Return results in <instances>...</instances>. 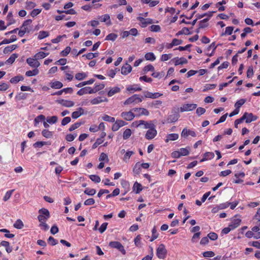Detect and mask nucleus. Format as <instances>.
Returning <instances> with one entry per match:
<instances>
[{
	"label": "nucleus",
	"mask_w": 260,
	"mask_h": 260,
	"mask_svg": "<svg viewBox=\"0 0 260 260\" xmlns=\"http://www.w3.org/2000/svg\"><path fill=\"white\" fill-rule=\"evenodd\" d=\"M39 215L38 216L39 222H44L50 218V214L48 209L42 208L39 210Z\"/></svg>",
	"instance_id": "nucleus-1"
},
{
	"label": "nucleus",
	"mask_w": 260,
	"mask_h": 260,
	"mask_svg": "<svg viewBox=\"0 0 260 260\" xmlns=\"http://www.w3.org/2000/svg\"><path fill=\"white\" fill-rule=\"evenodd\" d=\"M178 111L179 109L174 108L172 109L171 114L169 115L167 118L168 123H174L178 120L180 117Z\"/></svg>",
	"instance_id": "nucleus-2"
},
{
	"label": "nucleus",
	"mask_w": 260,
	"mask_h": 260,
	"mask_svg": "<svg viewBox=\"0 0 260 260\" xmlns=\"http://www.w3.org/2000/svg\"><path fill=\"white\" fill-rule=\"evenodd\" d=\"M167 250L165 248V246L163 244L159 245L156 249V255L160 259H164L167 255Z\"/></svg>",
	"instance_id": "nucleus-3"
},
{
	"label": "nucleus",
	"mask_w": 260,
	"mask_h": 260,
	"mask_svg": "<svg viewBox=\"0 0 260 260\" xmlns=\"http://www.w3.org/2000/svg\"><path fill=\"white\" fill-rule=\"evenodd\" d=\"M132 111L136 113L135 114V117H139L141 115L148 116L149 114V111L143 108H133Z\"/></svg>",
	"instance_id": "nucleus-4"
},
{
	"label": "nucleus",
	"mask_w": 260,
	"mask_h": 260,
	"mask_svg": "<svg viewBox=\"0 0 260 260\" xmlns=\"http://www.w3.org/2000/svg\"><path fill=\"white\" fill-rule=\"evenodd\" d=\"M109 246L112 248L118 249L123 254H125L126 253V251L123 246L119 242H111L109 243Z\"/></svg>",
	"instance_id": "nucleus-5"
},
{
	"label": "nucleus",
	"mask_w": 260,
	"mask_h": 260,
	"mask_svg": "<svg viewBox=\"0 0 260 260\" xmlns=\"http://www.w3.org/2000/svg\"><path fill=\"white\" fill-rule=\"evenodd\" d=\"M197 107V105L196 104H184L180 108V112H183L185 111H190L195 109Z\"/></svg>",
	"instance_id": "nucleus-6"
},
{
	"label": "nucleus",
	"mask_w": 260,
	"mask_h": 260,
	"mask_svg": "<svg viewBox=\"0 0 260 260\" xmlns=\"http://www.w3.org/2000/svg\"><path fill=\"white\" fill-rule=\"evenodd\" d=\"M121 116L125 120L130 121L133 120L135 116V114L132 111L128 112H123L121 114Z\"/></svg>",
	"instance_id": "nucleus-7"
},
{
	"label": "nucleus",
	"mask_w": 260,
	"mask_h": 260,
	"mask_svg": "<svg viewBox=\"0 0 260 260\" xmlns=\"http://www.w3.org/2000/svg\"><path fill=\"white\" fill-rule=\"evenodd\" d=\"M243 116H245L246 118H245V122L247 123H250L252 121H255L257 119V116L253 115L251 113H247L245 112L243 114Z\"/></svg>",
	"instance_id": "nucleus-8"
},
{
	"label": "nucleus",
	"mask_w": 260,
	"mask_h": 260,
	"mask_svg": "<svg viewBox=\"0 0 260 260\" xmlns=\"http://www.w3.org/2000/svg\"><path fill=\"white\" fill-rule=\"evenodd\" d=\"M156 134L157 131L155 129V127H153L147 131L145 135V137L148 140H151L154 138V137L156 135Z\"/></svg>",
	"instance_id": "nucleus-9"
},
{
	"label": "nucleus",
	"mask_w": 260,
	"mask_h": 260,
	"mask_svg": "<svg viewBox=\"0 0 260 260\" xmlns=\"http://www.w3.org/2000/svg\"><path fill=\"white\" fill-rule=\"evenodd\" d=\"M56 102L66 107H71L74 106L75 104L74 102L72 101L64 100L63 99L56 100Z\"/></svg>",
	"instance_id": "nucleus-10"
},
{
	"label": "nucleus",
	"mask_w": 260,
	"mask_h": 260,
	"mask_svg": "<svg viewBox=\"0 0 260 260\" xmlns=\"http://www.w3.org/2000/svg\"><path fill=\"white\" fill-rule=\"evenodd\" d=\"M94 91L90 87H85L80 89L78 92L77 94L79 95H82L86 93H93Z\"/></svg>",
	"instance_id": "nucleus-11"
},
{
	"label": "nucleus",
	"mask_w": 260,
	"mask_h": 260,
	"mask_svg": "<svg viewBox=\"0 0 260 260\" xmlns=\"http://www.w3.org/2000/svg\"><path fill=\"white\" fill-rule=\"evenodd\" d=\"M181 135V137H184V138H186L189 135H190L193 137H196L197 136L196 133L194 131H191L190 129H188L186 128H184L182 130Z\"/></svg>",
	"instance_id": "nucleus-12"
},
{
	"label": "nucleus",
	"mask_w": 260,
	"mask_h": 260,
	"mask_svg": "<svg viewBox=\"0 0 260 260\" xmlns=\"http://www.w3.org/2000/svg\"><path fill=\"white\" fill-rule=\"evenodd\" d=\"M213 13H214V12H209V13H206L202 15H200V14L196 15V16L197 17V18L191 22V25H194L196 23L198 19H201L206 16H207L209 18L211 17L213 15Z\"/></svg>",
	"instance_id": "nucleus-13"
},
{
	"label": "nucleus",
	"mask_w": 260,
	"mask_h": 260,
	"mask_svg": "<svg viewBox=\"0 0 260 260\" xmlns=\"http://www.w3.org/2000/svg\"><path fill=\"white\" fill-rule=\"evenodd\" d=\"M37 60L36 58L34 59L30 57L26 59V62L32 67L38 68L40 63Z\"/></svg>",
	"instance_id": "nucleus-14"
},
{
	"label": "nucleus",
	"mask_w": 260,
	"mask_h": 260,
	"mask_svg": "<svg viewBox=\"0 0 260 260\" xmlns=\"http://www.w3.org/2000/svg\"><path fill=\"white\" fill-rule=\"evenodd\" d=\"M142 23V27H146L147 24H152L153 23L152 20L150 18H144L141 17H138L137 18Z\"/></svg>",
	"instance_id": "nucleus-15"
},
{
	"label": "nucleus",
	"mask_w": 260,
	"mask_h": 260,
	"mask_svg": "<svg viewBox=\"0 0 260 260\" xmlns=\"http://www.w3.org/2000/svg\"><path fill=\"white\" fill-rule=\"evenodd\" d=\"M84 109L82 108H79L78 110L74 111L72 114V117L74 119H77L81 115L84 114Z\"/></svg>",
	"instance_id": "nucleus-16"
},
{
	"label": "nucleus",
	"mask_w": 260,
	"mask_h": 260,
	"mask_svg": "<svg viewBox=\"0 0 260 260\" xmlns=\"http://www.w3.org/2000/svg\"><path fill=\"white\" fill-rule=\"evenodd\" d=\"M132 68L131 65L126 63L125 66H123L121 68V73L123 75H127L132 71Z\"/></svg>",
	"instance_id": "nucleus-17"
},
{
	"label": "nucleus",
	"mask_w": 260,
	"mask_h": 260,
	"mask_svg": "<svg viewBox=\"0 0 260 260\" xmlns=\"http://www.w3.org/2000/svg\"><path fill=\"white\" fill-rule=\"evenodd\" d=\"M162 94L158 93V92H155V93H152L149 91L146 92V94L145 95V98H151V99H157L159 98V96H161Z\"/></svg>",
	"instance_id": "nucleus-18"
},
{
	"label": "nucleus",
	"mask_w": 260,
	"mask_h": 260,
	"mask_svg": "<svg viewBox=\"0 0 260 260\" xmlns=\"http://www.w3.org/2000/svg\"><path fill=\"white\" fill-rule=\"evenodd\" d=\"M241 220L240 219H234L232 220L231 224H229L231 229L234 230L237 228L240 224Z\"/></svg>",
	"instance_id": "nucleus-19"
},
{
	"label": "nucleus",
	"mask_w": 260,
	"mask_h": 260,
	"mask_svg": "<svg viewBox=\"0 0 260 260\" xmlns=\"http://www.w3.org/2000/svg\"><path fill=\"white\" fill-rule=\"evenodd\" d=\"M108 100L106 98L103 99L101 97H98L91 100L90 103L92 105H95L104 102H107Z\"/></svg>",
	"instance_id": "nucleus-20"
},
{
	"label": "nucleus",
	"mask_w": 260,
	"mask_h": 260,
	"mask_svg": "<svg viewBox=\"0 0 260 260\" xmlns=\"http://www.w3.org/2000/svg\"><path fill=\"white\" fill-rule=\"evenodd\" d=\"M7 20L8 21V23L7 24V26H9L12 24H14L16 22V21L15 19L13 18V14L12 12H9L7 16Z\"/></svg>",
	"instance_id": "nucleus-21"
},
{
	"label": "nucleus",
	"mask_w": 260,
	"mask_h": 260,
	"mask_svg": "<svg viewBox=\"0 0 260 260\" xmlns=\"http://www.w3.org/2000/svg\"><path fill=\"white\" fill-rule=\"evenodd\" d=\"M24 79V78L21 75H18L15 76L14 77L10 79V82L12 84H16L19 82L20 81H22Z\"/></svg>",
	"instance_id": "nucleus-22"
},
{
	"label": "nucleus",
	"mask_w": 260,
	"mask_h": 260,
	"mask_svg": "<svg viewBox=\"0 0 260 260\" xmlns=\"http://www.w3.org/2000/svg\"><path fill=\"white\" fill-rule=\"evenodd\" d=\"M133 189L135 190L136 193H139L142 190L143 187L140 183L136 182L134 184Z\"/></svg>",
	"instance_id": "nucleus-23"
},
{
	"label": "nucleus",
	"mask_w": 260,
	"mask_h": 260,
	"mask_svg": "<svg viewBox=\"0 0 260 260\" xmlns=\"http://www.w3.org/2000/svg\"><path fill=\"white\" fill-rule=\"evenodd\" d=\"M50 86L52 88L60 89L63 86V84L60 81H55L50 83Z\"/></svg>",
	"instance_id": "nucleus-24"
},
{
	"label": "nucleus",
	"mask_w": 260,
	"mask_h": 260,
	"mask_svg": "<svg viewBox=\"0 0 260 260\" xmlns=\"http://www.w3.org/2000/svg\"><path fill=\"white\" fill-rule=\"evenodd\" d=\"M179 137V136L177 134H169L166 140V142H168L169 141H174L177 140Z\"/></svg>",
	"instance_id": "nucleus-25"
},
{
	"label": "nucleus",
	"mask_w": 260,
	"mask_h": 260,
	"mask_svg": "<svg viewBox=\"0 0 260 260\" xmlns=\"http://www.w3.org/2000/svg\"><path fill=\"white\" fill-rule=\"evenodd\" d=\"M110 16L108 14H105L104 16H101L99 19H101V21L103 22H107V24H111L110 20Z\"/></svg>",
	"instance_id": "nucleus-26"
},
{
	"label": "nucleus",
	"mask_w": 260,
	"mask_h": 260,
	"mask_svg": "<svg viewBox=\"0 0 260 260\" xmlns=\"http://www.w3.org/2000/svg\"><path fill=\"white\" fill-rule=\"evenodd\" d=\"M120 91V89L119 87H115L114 88H112V89H111L109 92H108V95L109 96H113L114 94L116 93H118Z\"/></svg>",
	"instance_id": "nucleus-27"
},
{
	"label": "nucleus",
	"mask_w": 260,
	"mask_h": 260,
	"mask_svg": "<svg viewBox=\"0 0 260 260\" xmlns=\"http://www.w3.org/2000/svg\"><path fill=\"white\" fill-rule=\"evenodd\" d=\"M17 47V46L16 45H13L10 46H7L4 49L3 52L5 54H7L10 52L12 51L13 50L16 49Z\"/></svg>",
	"instance_id": "nucleus-28"
},
{
	"label": "nucleus",
	"mask_w": 260,
	"mask_h": 260,
	"mask_svg": "<svg viewBox=\"0 0 260 260\" xmlns=\"http://www.w3.org/2000/svg\"><path fill=\"white\" fill-rule=\"evenodd\" d=\"M49 53H45L44 52H39L36 54L35 58L37 59H40L45 58L46 56L49 55Z\"/></svg>",
	"instance_id": "nucleus-29"
},
{
	"label": "nucleus",
	"mask_w": 260,
	"mask_h": 260,
	"mask_svg": "<svg viewBox=\"0 0 260 260\" xmlns=\"http://www.w3.org/2000/svg\"><path fill=\"white\" fill-rule=\"evenodd\" d=\"M190 35L191 32H189V29L187 27H183L181 30L179 31L176 36H179L181 35Z\"/></svg>",
	"instance_id": "nucleus-30"
},
{
	"label": "nucleus",
	"mask_w": 260,
	"mask_h": 260,
	"mask_svg": "<svg viewBox=\"0 0 260 260\" xmlns=\"http://www.w3.org/2000/svg\"><path fill=\"white\" fill-rule=\"evenodd\" d=\"M32 23V20L31 19H27L26 20L24 21L22 25V26L21 27V28L23 29H27V30H31V28L29 29L28 28V26H29Z\"/></svg>",
	"instance_id": "nucleus-31"
},
{
	"label": "nucleus",
	"mask_w": 260,
	"mask_h": 260,
	"mask_svg": "<svg viewBox=\"0 0 260 260\" xmlns=\"http://www.w3.org/2000/svg\"><path fill=\"white\" fill-rule=\"evenodd\" d=\"M94 82V79H91L88 81H84L82 82H81L79 83L78 84H77L76 86L77 87H81L84 85H87V84H91Z\"/></svg>",
	"instance_id": "nucleus-32"
},
{
	"label": "nucleus",
	"mask_w": 260,
	"mask_h": 260,
	"mask_svg": "<svg viewBox=\"0 0 260 260\" xmlns=\"http://www.w3.org/2000/svg\"><path fill=\"white\" fill-rule=\"evenodd\" d=\"M57 12L59 14H61L62 13H64L67 14H71V15H75L77 13L76 11L73 9H71L70 10H66V11H60V10H57Z\"/></svg>",
	"instance_id": "nucleus-33"
},
{
	"label": "nucleus",
	"mask_w": 260,
	"mask_h": 260,
	"mask_svg": "<svg viewBox=\"0 0 260 260\" xmlns=\"http://www.w3.org/2000/svg\"><path fill=\"white\" fill-rule=\"evenodd\" d=\"M42 135L46 138H50L53 136V133L47 129H44L42 132Z\"/></svg>",
	"instance_id": "nucleus-34"
},
{
	"label": "nucleus",
	"mask_w": 260,
	"mask_h": 260,
	"mask_svg": "<svg viewBox=\"0 0 260 260\" xmlns=\"http://www.w3.org/2000/svg\"><path fill=\"white\" fill-rule=\"evenodd\" d=\"M189 147L185 148H181L179 151L180 152V154L181 156H186L189 153Z\"/></svg>",
	"instance_id": "nucleus-35"
},
{
	"label": "nucleus",
	"mask_w": 260,
	"mask_h": 260,
	"mask_svg": "<svg viewBox=\"0 0 260 260\" xmlns=\"http://www.w3.org/2000/svg\"><path fill=\"white\" fill-rule=\"evenodd\" d=\"M187 62V60L186 58L184 57H181L180 59H176L175 61V65L177 66L179 64H185Z\"/></svg>",
	"instance_id": "nucleus-36"
},
{
	"label": "nucleus",
	"mask_w": 260,
	"mask_h": 260,
	"mask_svg": "<svg viewBox=\"0 0 260 260\" xmlns=\"http://www.w3.org/2000/svg\"><path fill=\"white\" fill-rule=\"evenodd\" d=\"M117 37L118 36L117 34L114 33H111L106 36L105 40L114 41L116 39Z\"/></svg>",
	"instance_id": "nucleus-37"
},
{
	"label": "nucleus",
	"mask_w": 260,
	"mask_h": 260,
	"mask_svg": "<svg viewBox=\"0 0 260 260\" xmlns=\"http://www.w3.org/2000/svg\"><path fill=\"white\" fill-rule=\"evenodd\" d=\"M18 57V54L14 53L6 60V63L12 64L13 63L15 59Z\"/></svg>",
	"instance_id": "nucleus-38"
},
{
	"label": "nucleus",
	"mask_w": 260,
	"mask_h": 260,
	"mask_svg": "<svg viewBox=\"0 0 260 260\" xmlns=\"http://www.w3.org/2000/svg\"><path fill=\"white\" fill-rule=\"evenodd\" d=\"M14 226L17 229H21L23 228L24 224L20 219H18L14 223Z\"/></svg>",
	"instance_id": "nucleus-39"
},
{
	"label": "nucleus",
	"mask_w": 260,
	"mask_h": 260,
	"mask_svg": "<svg viewBox=\"0 0 260 260\" xmlns=\"http://www.w3.org/2000/svg\"><path fill=\"white\" fill-rule=\"evenodd\" d=\"M145 58L146 60L153 61L155 59L156 57L154 54L152 52L147 53L145 55Z\"/></svg>",
	"instance_id": "nucleus-40"
},
{
	"label": "nucleus",
	"mask_w": 260,
	"mask_h": 260,
	"mask_svg": "<svg viewBox=\"0 0 260 260\" xmlns=\"http://www.w3.org/2000/svg\"><path fill=\"white\" fill-rule=\"evenodd\" d=\"M39 73V70L37 69H35L32 71H28L25 73V75L28 77L32 76H36Z\"/></svg>",
	"instance_id": "nucleus-41"
},
{
	"label": "nucleus",
	"mask_w": 260,
	"mask_h": 260,
	"mask_svg": "<svg viewBox=\"0 0 260 260\" xmlns=\"http://www.w3.org/2000/svg\"><path fill=\"white\" fill-rule=\"evenodd\" d=\"M141 169L140 162H137L133 168L134 173L136 174H138L141 172Z\"/></svg>",
	"instance_id": "nucleus-42"
},
{
	"label": "nucleus",
	"mask_w": 260,
	"mask_h": 260,
	"mask_svg": "<svg viewBox=\"0 0 260 260\" xmlns=\"http://www.w3.org/2000/svg\"><path fill=\"white\" fill-rule=\"evenodd\" d=\"M132 134L131 130L129 128L126 129L123 134V139H127L130 137Z\"/></svg>",
	"instance_id": "nucleus-43"
},
{
	"label": "nucleus",
	"mask_w": 260,
	"mask_h": 260,
	"mask_svg": "<svg viewBox=\"0 0 260 260\" xmlns=\"http://www.w3.org/2000/svg\"><path fill=\"white\" fill-rule=\"evenodd\" d=\"M246 102L245 99H240L235 104V107L238 109Z\"/></svg>",
	"instance_id": "nucleus-44"
},
{
	"label": "nucleus",
	"mask_w": 260,
	"mask_h": 260,
	"mask_svg": "<svg viewBox=\"0 0 260 260\" xmlns=\"http://www.w3.org/2000/svg\"><path fill=\"white\" fill-rule=\"evenodd\" d=\"M158 234L155 226H154L152 230V237L150 239V241L152 242L158 237Z\"/></svg>",
	"instance_id": "nucleus-45"
},
{
	"label": "nucleus",
	"mask_w": 260,
	"mask_h": 260,
	"mask_svg": "<svg viewBox=\"0 0 260 260\" xmlns=\"http://www.w3.org/2000/svg\"><path fill=\"white\" fill-rule=\"evenodd\" d=\"M49 36V32L46 31H41L39 32V35L38 36V39L40 40L43 39L46 37H47Z\"/></svg>",
	"instance_id": "nucleus-46"
},
{
	"label": "nucleus",
	"mask_w": 260,
	"mask_h": 260,
	"mask_svg": "<svg viewBox=\"0 0 260 260\" xmlns=\"http://www.w3.org/2000/svg\"><path fill=\"white\" fill-rule=\"evenodd\" d=\"M141 236L140 235H138L134 239L135 244L137 247H141Z\"/></svg>",
	"instance_id": "nucleus-47"
},
{
	"label": "nucleus",
	"mask_w": 260,
	"mask_h": 260,
	"mask_svg": "<svg viewBox=\"0 0 260 260\" xmlns=\"http://www.w3.org/2000/svg\"><path fill=\"white\" fill-rule=\"evenodd\" d=\"M135 94L128 98L124 103V105H129L132 104L133 103H135Z\"/></svg>",
	"instance_id": "nucleus-48"
},
{
	"label": "nucleus",
	"mask_w": 260,
	"mask_h": 260,
	"mask_svg": "<svg viewBox=\"0 0 260 260\" xmlns=\"http://www.w3.org/2000/svg\"><path fill=\"white\" fill-rule=\"evenodd\" d=\"M36 6V4L32 2H27L26 3L25 8L27 10H31Z\"/></svg>",
	"instance_id": "nucleus-49"
},
{
	"label": "nucleus",
	"mask_w": 260,
	"mask_h": 260,
	"mask_svg": "<svg viewBox=\"0 0 260 260\" xmlns=\"http://www.w3.org/2000/svg\"><path fill=\"white\" fill-rule=\"evenodd\" d=\"M105 87V84H100L95 85L94 88L92 89L94 93L98 92V91L103 89Z\"/></svg>",
	"instance_id": "nucleus-50"
},
{
	"label": "nucleus",
	"mask_w": 260,
	"mask_h": 260,
	"mask_svg": "<svg viewBox=\"0 0 260 260\" xmlns=\"http://www.w3.org/2000/svg\"><path fill=\"white\" fill-rule=\"evenodd\" d=\"M90 179L95 183H99L101 181L100 177L95 175H91L89 176Z\"/></svg>",
	"instance_id": "nucleus-51"
},
{
	"label": "nucleus",
	"mask_w": 260,
	"mask_h": 260,
	"mask_svg": "<svg viewBox=\"0 0 260 260\" xmlns=\"http://www.w3.org/2000/svg\"><path fill=\"white\" fill-rule=\"evenodd\" d=\"M39 227L45 231H47L49 229V226L47 223H46V221L40 222Z\"/></svg>",
	"instance_id": "nucleus-52"
},
{
	"label": "nucleus",
	"mask_w": 260,
	"mask_h": 260,
	"mask_svg": "<svg viewBox=\"0 0 260 260\" xmlns=\"http://www.w3.org/2000/svg\"><path fill=\"white\" fill-rule=\"evenodd\" d=\"M57 117L56 116H53L50 117H48L47 119V122L49 123H55L57 121Z\"/></svg>",
	"instance_id": "nucleus-53"
},
{
	"label": "nucleus",
	"mask_w": 260,
	"mask_h": 260,
	"mask_svg": "<svg viewBox=\"0 0 260 260\" xmlns=\"http://www.w3.org/2000/svg\"><path fill=\"white\" fill-rule=\"evenodd\" d=\"M14 191V189H12V190L8 191L5 195L3 200L4 201H7V200H8L10 198V197Z\"/></svg>",
	"instance_id": "nucleus-54"
},
{
	"label": "nucleus",
	"mask_w": 260,
	"mask_h": 260,
	"mask_svg": "<svg viewBox=\"0 0 260 260\" xmlns=\"http://www.w3.org/2000/svg\"><path fill=\"white\" fill-rule=\"evenodd\" d=\"M99 160L101 161L105 160L108 162L109 161L108 155L106 153L102 152L100 156Z\"/></svg>",
	"instance_id": "nucleus-55"
},
{
	"label": "nucleus",
	"mask_w": 260,
	"mask_h": 260,
	"mask_svg": "<svg viewBox=\"0 0 260 260\" xmlns=\"http://www.w3.org/2000/svg\"><path fill=\"white\" fill-rule=\"evenodd\" d=\"M102 119L104 121H109L111 122H114L115 121V118L108 116L107 115H105Z\"/></svg>",
	"instance_id": "nucleus-56"
},
{
	"label": "nucleus",
	"mask_w": 260,
	"mask_h": 260,
	"mask_svg": "<svg viewBox=\"0 0 260 260\" xmlns=\"http://www.w3.org/2000/svg\"><path fill=\"white\" fill-rule=\"evenodd\" d=\"M86 77V75L84 73H77L75 75V78L78 80H82L83 79L85 78Z\"/></svg>",
	"instance_id": "nucleus-57"
},
{
	"label": "nucleus",
	"mask_w": 260,
	"mask_h": 260,
	"mask_svg": "<svg viewBox=\"0 0 260 260\" xmlns=\"http://www.w3.org/2000/svg\"><path fill=\"white\" fill-rule=\"evenodd\" d=\"M84 193L89 196H93L96 193V190L94 189H88L86 188L84 190Z\"/></svg>",
	"instance_id": "nucleus-58"
},
{
	"label": "nucleus",
	"mask_w": 260,
	"mask_h": 260,
	"mask_svg": "<svg viewBox=\"0 0 260 260\" xmlns=\"http://www.w3.org/2000/svg\"><path fill=\"white\" fill-rule=\"evenodd\" d=\"M71 47H69V46H68L64 50H63V51H62L60 53L61 55L62 56H67L69 53H70V52L71 51Z\"/></svg>",
	"instance_id": "nucleus-59"
},
{
	"label": "nucleus",
	"mask_w": 260,
	"mask_h": 260,
	"mask_svg": "<svg viewBox=\"0 0 260 260\" xmlns=\"http://www.w3.org/2000/svg\"><path fill=\"white\" fill-rule=\"evenodd\" d=\"M233 29H234V27H232V26H228V27H226V28H225V32L224 33H222L221 36H223L224 35H230L232 34L233 31Z\"/></svg>",
	"instance_id": "nucleus-60"
},
{
	"label": "nucleus",
	"mask_w": 260,
	"mask_h": 260,
	"mask_svg": "<svg viewBox=\"0 0 260 260\" xmlns=\"http://www.w3.org/2000/svg\"><path fill=\"white\" fill-rule=\"evenodd\" d=\"M208 238H209L211 240H215L218 238V235L215 233H210L208 235Z\"/></svg>",
	"instance_id": "nucleus-61"
},
{
	"label": "nucleus",
	"mask_w": 260,
	"mask_h": 260,
	"mask_svg": "<svg viewBox=\"0 0 260 260\" xmlns=\"http://www.w3.org/2000/svg\"><path fill=\"white\" fill-rule=\"evenodd\" d=\"M41 11H42L41 9H34L31 12L30 15L31 17H35L36 16H37L38 14H39L41 13Z\"/></svg>",
	"instance_id": "nucleus-62"
},
{
	"label": "nucleus",
	"mask_w": 260,
	"mask_h": 260,
	"mask_svg": "<svg viewBox=\"0 0 260 260\" xmlns=\"http://www.w3.org/2000/svg\"><path fill=\"white\" fill-rule=\"evenodd\" d=\"M150 28L151 31L154 32H158L160 30V27L158 25H152Z\"/></svg>",
	"instance_id": "nucleus-63"
},
{
	"label": "nucleus",
	"mask_w": 260,
	"mask_h": 260,
	"mask_svg": "<svg viewBox=\"0 0 260 260\" xmlns=\"http://www.w3.org/2000/svg\"><path fill=\"white\" fill-rule=\"evenodd\" d=\"M154 70V68L153 66L151 64L147 65L145 66L143 69V71L145 73H146L148 71H153Z\"/></svg>",
	"instance_id": "nucleus-64"
}]
</instances>
